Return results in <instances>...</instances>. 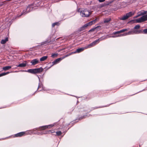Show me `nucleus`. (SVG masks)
<instances>
[{
    "instance_id": "1",
    "label": "nucleus",
    "mask_w": 147,
    "mask_h": 147,
    "mask_svg": "<svg viewBox=\"0 0 147 147\" xmlns=\"http://www.w3.org/2000/svg\"><path fill=\"white\" fill-rule=\"evenodd\" d=\"M78 11L80 13V16L83 17H89L92 13V12L88 10L87 9H79Z\"/></svg>"
},
{
    "instance_id": "2",
    "label": "nucleus",
    "mask_w": 147,
    "mask_h": 147,
    "mask_svg": "<svg viewBox=\"0 0 147 147\" xmlns=\"http://www.w3.org/2000/svg\"><path fill=\"white\" fill-rule=\"evenodd\" d=\"M108 36V35H106L102 36L89 45H87L85 46V49H87L92 47L95 46L97 43H98L100 41L107 39L108 38L107 36Z\"/></svg>"
},
{
    "instance_id": "3",
    "label": "nucleus",
    "mask_w": 147,
    "mask_h": 147,
    "mask_svg": "<svg viewBox=\"0 0 147 147\" xmlns=\"http://www.w3.org/2000/svg\"><path fill=\"white\" fill-rule=\"evenodd\" d=\"M43 70V68L42 67H40L38 68L30 69L28 70L27 71L32 74H36L40 73Z\"/></svg>"
},
{
    "instance_id": "4",
    "label": "nucleus",
    "mask_w": 147,
    "mask_h": 147,
    "mask_svg": "<svg viewBox=\"0 0 147 147\" xmlns=\"http://www.w3.org/2000/svg\"><path fill=\"white\" fill-rule=\"evenodd\" d=\"M54 124H51L48 125L43 126L39 127V128H35L33 129V131H39L43 130L46 128L51 127L54 126Z\"/></svg>"
},
{
    "instance_id": "5",
    "label": "nucleus",
    "mask_w": 147,
    "mask_h": 147,
    "mask_svg": "<svg viewBox=\"0 0 147 147\" xmlns=\"http://www.w3.org/2000/svg\"><path fill=\"white\" fill-rule=\"evenodd\" d=\"M147 20V15H144L142 16L135 20L136 23H141Z\"/></svg>"
},
{
    "instance_id": "6",
    "label": "nucleus",
    "mask_w": 147,
    "mask_h": 147,
    "mask_svg": "<svg viewBox=\"0 0 147 147\" xmlns=\"http://www.w3.org/2000/svg\"><path fill=\"white\" fill-rule=\"evenodd\" d=\"M134 12L130 11L127 13L125 15L120 18V19L122 20H125L129 18L134 15Z\"/></svg>"
},
{
    "instance_id": "7",
    "label": "nucleus",
    "mask_w": 147,
    "mask_h": 147,
    "mask_svg": "<svg viewBox=\"0 0 147 147\" xmlns=\"http://www.w3.org/2000/svg\"><path fill=\"white\" fill-rule=\"evenodd\" d=\"M68 56H65V57H60L58 58H57L54 60L53 62H52L53 64L49 68L51 67L53 65H55L58 63H59V62L64 58L65 57Z\"/></svg>"
},
{
    "instance_id": "8",
    "label": "nucleus",
    "mask_w": 147,
    "mask_h": 147,
    "mask_svg": "<svg viewBox=\"0 0 147 147\" xmlns=\"http://www.w3.org/2000/svg\"><path fill=\"white\" fill-rule=\"evenodd\" d=\"M26 134V133L25 131H23L18 133L17 134H16L14 135V137H21L22 136H23L25 135Z\"/></svg>"
},
{
    "instance_id": "9",
    "label": "nucleus",
    "mask_w": 147,
    "mask_h": 147,
    "mask_svg": "<svg viewBox=\"0 0 147 147\" xmlns=\"http://www.w3.org/2000/svg\"><path fill=\"white\" fill-rule=\"evenodd\" d=\"M86 49H85V47L78 48L76 50V51L74 52H71V54H73L76 53H79L81 52L84 50Z\"/></svg>"
},
{
    "instance_id": "10",
    "label": "nucleus",
    "mask_w": 147,
    "mask_h": 147,
    "mask_svg": "<svg viewBox=\"0 0 147 147\" xmlns=\"http://www.w3.org/2000/svg\"><path fill=\"white\" fill-rule=\"evenodd\" d=\"M32 65H34L38 63H39V61L37 59H35L32 60L30 62Z\"/></svg>"
},
{
    "instance_id": "11",
    "label": "nucleus",
    "mask_w": 147,
    "mask_h": 147,
    "mask_svg": "<svg viewBox=\"0 0 147 147\" xmlns=\"http://www.w3.org/2000/svg\"><path fill=\"white\" fill-rule=\"evenodd\" d=\"M55 132V131L53 130H49L47 131H45V132L44 133V132L42 131L40 133L38 134L42 135L43 134H49L51 133H53Z\"/></svg>"
},
{
    "instance_id": "12",
    "label": "nucleus",
    "mask_w": 147,
    "mask_h": 147,
    "mask_svg": "<svg viewBox=\"0 0 147 147\" xmlns=\"http://www.w3.org/2000/svg\"><path fill=\"white\" fill-rule=\"evenodd\" d=\"M100 28H101V26H98L94 28H93V29H92L91 30H89V32H93V31H94L95 30H96V31H97L100 30Z\"/></svg>"
},
{
    "instance_id": "13",
    "label": "nucleus",
    "mask_w": 147,
    "mask_h": 147,
    "mask_svg": "<svg viewBox=\"0 0 147 147\" xmlns=\"http://www.w3.org/2000/svg\"><path fill=\"white\" fill-rule=\"evenodd\" d=\"M147 13V11H142L137 13L138 16H140L146 14Z\"/></svg>"
},
{
    "instance_id": "14",
    "label": "nucleus",
    "mask_w": 147,
    "mask_h": 147,
    "mask_svg": "<svg viewBox=\"0 0 147 147\" xmlns=\"http://www.w3.org/2000/svg\"><path fill=\"white\" fill-rule=\"evenodd\" d=\"M127 30H128L127 29H123V30H120L119 31H118L115 32H113V34H118L121 33L123 32H124L125 31H127Z\"/></svg>"
},
{
    "instance_id": "15",
    "label": "nucleus",
    "mask_w": 147,
    "mask_h": 147,
    "mask_svg": "<svg viewBox=\"0 0 147 147\" xmlns=\"http://www.w3.org/2000/svg\"><path fill=\"white\" fill-rule=\"evenodd\" d=\"M133 34H133V30H131L129 31V32H128L127 33L122 34V36H125L127 35Z\"/></svg>"
},
{
    "instance_id": "16",
    "label": "nucleus",
    "mask_w": 147,
    "mask_h": 147,
    "mask_svg": "<svg viewBox=\"0 0 147 147\" xmlns=\"http://www.w3.org/2000/svg\"><path fill=\"white\" fill-rule=\"evenodd\" d=\"M40 89V90H39L38 91H41L43 89V85L42 84H39L37 89L38 90H39Z\"/></svg>"
},
{
    "instance_id": "17",
    "label": "nucleus",
    "mask_w": 147,
    "mask_h": 147,
    "mask_svg": "<svg viewBox=\"0 0 147 147\" xmlns=\"http://www.w3.org/2000/svg\"><path fill=\"white\" fill-rule=\"evenodd\" d=\"M96 19L88 23V24L89 26H91L92 24H94L96 22Z\"/></svg>"
},
{
    "instance_id": "18",
    "label": "nucleus",
    "mask_w": 147,
    "mask_h": 147,
    "mask_svg": "<svg viewBox=\"0 0 147 147\" xmlns=\"http://www.w3.org/2000/svg\"><path fill=\"white\" fill-rule=\"evenodd\" d=\"M48 58L47 56H44L40 59V61H45Z\"/></svg>"
},
{
    "instance_id": "19",
    "label": "nucleus",
    "mask_w": 147,
    "mask_h": 147,
    "mask_svg": "<svg viewBox=\"0 0 147 147\" xmlns=\"http://www.w3.org/2000/svg\"><path fill=\"white\" fill-rule=\"evenodd\" d=\"M26 66V63H23L19 64L18 65V67H24Z\"/></svg>"
},
{
    "instance_id": "20",
    "label": "nucleus",
    "mask_w": 147,
    "mask_h": 147,
    "mask_svg": "<svg viewBox=\"0 0 147 147\" xmlns=\"http://www.w3.org/2000/svg\"><path fill=\"white\" fill-rule=\"evenodd\" d=\"M11 68V66H6L3 68V69L5 71L8 70Z\"/></svg>"
},
{
    "instance_id": "21",
    "label": "nucleus",
    "mask_w": 147,
    "mask_h": 147,
    "mask_svg": "<svg viewBox=\"0 0 147 147\" xmlns=\"http://www.w3.org/2000/svg\"><path fill=\"white\" fill-rule=\"evenodd\" d=\"M133 34H138L140 33V30H132Z\"/></svg>"
},
{
    "instance_id": "22",
    "label": "nucleus",
    "mask_w": 147,
    "mask_h": 147,
    "mask_svg": "<svg viewBox=\"0 0 147 147\" xmlns=\"http://www.w3.org/2000/svg\"><path fill=\"white\" fill-rule=\"evenodd\" d=\"M8 40V38H6L5 39L2 40L1 41V43L2 44H4Z\"/></svg>"
},
{
    "instance_id": "23",
    "label": "nucleus",
    "mask_w": 147,
    "mask_h": 147,
    "mask_svg": "<svg viewBox=\"0 0 147 147\" xmlns=\"http://www.w3.org/2000/svg\"><path fill=\"white\" fill-rule=\"evenodd\" d=\"M108 35V36H107L108 38H110V37H113V38H115V37H119V36H122V34H120V35H117L112 36H109L108 35Z\"/></svg>"
},
{
    "instance_id": "24",
    "label": "nucleus",
    "mask_w": 147,
    "mask_h": 147,
    "mask_svg": "<svg viewBox=\"0 0 147 147\" xmlns=\"http://www.w3.org/2000/svg\"><path fill=\"white\" fill-rule=\"evenodd\" d=\"M88 26H89L88 25V23L85 24H84L83 26H82L81 28V29H82V30H83L85 28L88 27Z\"/></svg>"
},
{
    "instance_id": "25",
    "label": "nucleus",
    "mask_w": 147,
    "mask_h": 147,
    "mask_svg": "<svg viewBox=\"0 0 147 147\" xmlns=\"http://www.w3.org/2000/svg\"><path fill=\"white\" fill-rule=\"evenodd\" d=\"M88 26H89L88 25V23L85 24H84L83 26H82L81 28V29H82V30H83L85 28L88 27Z\"/></svg>"
},
{
    "instance_id": "26",
    "label": "nucleus",
    "mask_w": 147,
    "mask_h": 147,
    "mask_svg": "<svg viewBox=\"0 0 147 147\" xmlns=\"http://www.w3.org/2000/svg\"><path fill=\"white\" fill-rule=\"evenodd\" d=\"M88 26H89L88 25V23L85 24H84L83 26H82L81 28V29H82V30H83L85 28L88 27Z\"/></svg>"
},
{
    "instance_id": "27",
    "label": "nucleus",
    "mask_w": 147,
    "mask_h": 147,
    "mask_svg": "<svg viewBox=\"0 0 147 147\" xmlns=\"http://www.w3.org/2000/svg\"><path fill=\"white\" fill-rule=\"evenodd\" d=\"M62 134V133L61 131H57L56 132V135L57 136H59L60 135H61Z\"/></svg>"
},
{
    "instance_id": "28",
    "label": "nucleus",
    "mask_w": 147,
    "mask_h": 147,
    "mask_svg": "<svg viewBox=\"0 0 147 147\" xmlns=\"http://www.w3.org/2000/svg\"><path fill=\"white\" fill-rule=\"evenodd\" d=\"M111 20V19L110 18H107L105 19L104 20V23H108Z\"/></svg>"
},
{
    "instance_id": "29",
    "label": "nucleus",
    "mask_w": 147,
    "mask_h": 147,
    "mask_svg": "<svg viewBox=\"0 0 147 147\" xmlns=\"http://www.w3.org/2000/svg\"><path fill=\"white\" fill-rule=\"evenodd\" d=\"M140 27V26L139 25H136L134 27V29H138Z\"/></svg>"
},
{
    "instance_id": "30",
    "label": "nucleus",
    "mask_w": 147,
    "mask_h": 147,
    "mask_svg": "<svg viewBox=\"0 0 147 147\" xmlns=\"http://www.w3.org/2000/svg\"><path fill=\"white\" fill-rule=\"evenodd\" d=\"M143 33L144 34H147V28L144 30Z\"/></svg>"
},
{
    "instance_id": "31",
    "label": "nucleus",
    "mask_w": 147,
    "mask_h": 147,
    "mask_svg": "<svg viewBox=\"0 0 147 147\" xmlns=\"http://www.w3.org/2000/svg\"><path fill=\"white\" fill-rule=\"evenodd\" d=\"M59 24V23H53L52 25V26L53 27H54L55 26V25H57Z\"/></svg>"
},
{
    "instance_id": "32",
    "label": "nucleus",
    "mask_w": 147,
    "mask_h": 147,
    "mask_svg": "<svg viewBox=\"0 0 147 147\" xmlns=\"http://www.w3.org/2000/svg\"><path fill=\"white\" fill-rule=\"evenodd\" d=\"M9 72H5V73H3V76H5L6 75H7V74H9Z\"/></svg>"
},
{
    "instance_id": "33",
    "label": "nucleus",
    "mask_w": 147,
    "mask_h": 147,
    "mask_svg": "<svg viewBox=\"0 0 147 147\" xmlns=\"http://www.w3.org/2000/svg\"><path fill=\"white\" fill-rule=\"evenodd\" d=\"M86 116L84 115V116H83V117H80L79 118V119H83V118H86Z\"/></svg>"
},
{
    "instance_id": "34",
    "label": "nucleus",
    "mask_w": 147,
    "mask_h": 147,
    "mask_svg": "<svg viewBox=\"0 0 147 147\" xmlns=\"http://www.w3.org/2000/svg\"><path fill=\"white\" fill-rule=\"evenodd\" d=\"M105 0H98V1L100 2H102L105 1Z\"/></svg>"
},
{
    "instance_id": "35",
    "label": "nucleus",
    "mask_w": 147,
    "mask_h": 147,
    "mask_svg": "<svg viewBox=\"0 0 147 147\" xmlns=\"http://www.w3.org/2000/svg\"><path fill=\"white\" fill-rule=\"evenodd\" d=\"M3 76V73L0 74V77L2 76Z\"/></svg>"
},
{
    "instance_id": "36",
    "label": "nucleus",
    "mask_w": 147,
    "mask_h": 147,
    "mask_svg": "<svg viewBox=\"0 0 147 147\" xmlns=\"http://www.w3.org/2000/svg\"><path fill=\"white\" fill-rule=\"evenodd\" d=\"M140 17L139 16H138V14H137V15L135 17H134V18H138V17Z\"/></svg>"
},
{
    "instance_id": "37",
    "label": "nucleus",
    "mask_w": 147,
    "mask_h": 147,
    "mask_svg": "<svg viewBox=\"0 0 147 147\" xmlns=\"http://www.w3.org/2000/svg\"><path fill=\"white\" fill-rule=\"evenodd\" d=\"M100 108V107H96L95 108H94V109H96Z\"/></svg>"
},
{
    "instance_id": "38",
    "label": "nucleus",
    "mask_w": 147,
    "mask_h": 147,
    "mask_svg": "<svg viewBox=\"0 0 147 147\" xmlns=\"http://www.w3.org/2000/svg\"><path fill=\"white\" fill-rule=\"evenodd\" d=\"M52 55H57V54H53Z\"/></svg>"
},
{
    "instance_id": "39",
    "label": "nucleus",
    "mask_w": 147,
    "mask_h": 147,
    "mask_svg": "<svg viewBox=\"0 0 147 147\" xmlns=\"http://www.w3.org/2000/svg\"><path fill=\"white\" fill-rule=\"evenodd\" d=\"M7 59H9V56H7Z\"/></svg>"
},
{
    "instance_id": "40",
    "label": "nucleus",
    "mask_w": 147,
    "mask_h": 147,
    "mask_svg": "<svg viewBox=\"0 0 147 147\" xmlns=\"http://www.w3.org/2000/svg\"><path fill=\"white\" fill-rule=\"evenodd\" d=\"M29 132H30V133H33V132H32V131H29Z\"/></svg>"
},
{
    "instance_id": "41",
    "label": "nucleus",
    "mask_w": 147,
    "mask_h": 147,
    "mask_svg": "<svg viewBox=\"0 0 147 147\" xmlns=\"http://www.w3.org/2000/svg\"><path fill=\"white\" fill-rule=\"evenodd\" d=\"M29 8V6H28V7H27V9L28 10V9Z\"/></svg>"
},
{
    "instance_id": "42",
    "label": "nucleus",
    "mask_w": 147,
    "mask_h": 147,
    "mask_svg": "<svg viewBox=\"0 0 147 147\" xmlns=\"http://www.w3.org/2000/svg\"><path fill=\"white\" fill-rule=\"evenodd\" d=\"M10 57H11V58H12V56H11V55H10V56H9Z\"/></svg>"
},
{
    "instance_id": "43",
    "label": "nucleus",
    "mask_w": 147,
    "mask_h": 147,
    "mask_svg": "<svg viewBox=\"0 0 147 147\" xmlns=\"http://www.w3.org/2000/svg\"><path fill=\"white\" fill-rule=\"evenodd\" d=\"M22 14V13L21 14L20 16Z\"/></svg>"
}]
</instances>
